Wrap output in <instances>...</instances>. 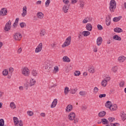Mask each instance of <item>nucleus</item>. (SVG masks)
Masks as SVG:
<instances>
[{
	"label": "nucleus",
	"mask_w": 126,
	"mask_h": 126,
	"mask_svg": "<svg viewBox=\"0 0 126 126\" xmlns=\"http://www.w3.org/2000/svg\"><path fill=\"white\" fill-rule=\"evenodd\" d=\"M50 3H51V0H47L45 2V6L48 7L49 5H50Z\"/></svg>",
	"instance_id": "nucleus-45"
},
{
	"label": "nucleus",
	"mask_w": 126,
	"mask_h": 126,
	"mask_svg": "<svg viewBox=\"0 0 126 126\" xmlns=\"http://www.w3.org/2000/svg\"><path fill=\"white\" fill-rule=\"evenodd\" d=\"M58 104V99L57 98L54 99V101L51 105V108H55L57 104Z\"/></svg>",
	"instance_id": "nucleus-16"
},
{
	"label": "nucleus",
	"mask_w": 126,
	"mask_h": 126,
	"mask_svg": "<svg viewBox=\"0 0 126 126\" xmlns=\"http://www.w3.org/2000/svg\"><path fill=\"white\" fill-rule=\"evenodd\" d=\"M37 47H38V48H40V49H42V48H43V43H40L39 44V45L37 46Z\"/></svg>",
	"instance_id": "nucleus-59"
},
{
	"label": "nucleus",
	"mask_w": 126,
	"mask_h": 126,
	"mask_svg": "<svg viewBox=\"0 0 126 126\" xmlns=\"http://www.w3.org/2000/svg\"><path fill=\"white\" fill-rule=\"evenodd\" d=\"M126 58L125 56H120L118 58V61L120 63H124L126 61Z\"/></svg>",
	"instance_id": "nucleus-19"
},
{
	"label": "nucleus",
	"mask_w": 126,
	"mask_h": 126,
	"mask_svg": "<svg viewBox=\"0 0 126 126\" xmlns=\"http://www.w3.org/2000/svg\"><path fill=\"white\" fill-rule=\"evenodd\" d=\"M78 0H71V3L72 4H73L74 3H76V2L78 1Z\"/></svg>",
	"instance_id": "nucleus-64"
},
{
	"label": "nucleus",
	"mask_w": 126,
	"mask_h": 126,
	"mask_svg": "<svg viewBox=\"0 0 126 126\" xmlns=\"http://www.w3.org/2000/svg\"><path fill=\"white\" fill-rule=\"evenodd\" d=\"M86 19L87 20L88 22H90L92 21V18L90 17H87L86 18Z\"/></svg>",
	"instance_id": "nucleus-51"
},
{
	"label": "nucleus",
	"mask_w": 126,
	"mask_h": 126,
	"mask_svg": "<svg viewBox=\"0 0 126 126\" xmlns=\"http://www.w3.org/2000/svg\"><path fill=\"white\" fill-rule=\"evenodd\" d=\"M117 7V3L115 0H111L110 2L109 9L111 12H114Z\"/></svg>",
	"instance_id": "nucleus-1"
},
{
	"label": "nucleus",
	"mask_w": 126,
	"mask_h": 126,
	"mask_svg": "<svg viewBox=\"0 0 126 126\" xmlns=\"http://www.w3.org/2000/svg\"><path fill=\"white\" fill-rule=\"evenodd\" d=\"M121 117L122 118V120L123 121H126V113L123 112V113L121 115Z\"/></svg>",
	"instance_id": "nucleus-33"
},
{
	"label": "nucleus",
	"mask_w": 126,
	"mask_h": 126,
	"mask_svg": "<svg viewBox=\"0 0 126 126\" xmlns=\"http://www.w3.org/2000/svg\"><path fill=\"white\" fill-rule=\"evenodd\" d=\"M57 43L56 42H54L51 44V46L52 48H56V46H57Z\"/></svg>",
	"instance_id": "nucleus-53"
},
{
	"label": "nucleus",
	"mask_w": 126,
	"mask_h": 126,
	"mask_svg": "<svg viewBox=\"0 0 126 126\" xmlns=\"http://www.w3.org/2000/svg\"><path fill=\"white\" fill-rule=\"evenodd\" d=\"M40 34L41 37L43 36H45V35L46 34V31H45V30H42L40 31Z\"/></svg>",
	"instance_id": "nucleus-35"
},
{
	"label": "nucleus",
	"mask_w": 126,
	"mask_h": 126,
	"mask_svg": "<svg viewBox=\"0 0 126 126\" xmlns=\"http://www.w3.org/2000/svg\"><path fill=\"white\" fill-rule=\"evenodd\" d=\"M101 123L103 125H108L109 121L106 119H101Z\"/></svg>",
	"instance_id": "nucleus-29"
},
{
	"label": "nucleus",
	"mask_w": 126,
	"mask_h": 126,
	"mask_svg": "<svg viewBox=\"0 0 126 126\" xmlns=\"http://www.w3.org/2000/svg\"><path fill=\"white\" fill-rule=\"evenodd\" d=\"M74 124H76V123H78V121H79V119L78 118H74Z\"/></svg>",
	"instance_id": "nucleus-57"
},
{
	"label": "nucleus",
	"mask_w": 126,
	"mask_h": 126,
	"mask_svg": "<svg viewBox=\"0 0 126 126\" xmlns=\"http://www.w3.org/2000/svg\"><path fill=\"white\" fill-rule=\"evenodd\" d=\"M87 22H88L87 21L86 18H85L84 19V20H83V23H84V24H86V23H87Z\"/></svg>",
	"instance_id": "nucleus-61"
},
{
	"label": "nucleus",
	"mask_w": 126,
	"mask_h": 126,
	"mask_svg": "<svg viewBox=\"0 0 126 126\" xmlns=\"http://www.w3.org/2000/svg\"><path fill=\"white\" fill-rule=\"evenodd\" d=\"M75 92H76V90L74 89V90H71L70 93H71V94H75Z\"/></svg>",
	"instance_id": "nucleus-60"
},
{
	"label": "nucleus",
	"mask_w": 126,
	"mask_h": 126,
	"mask_svg": "<svg viewBox=\"0 0 126 126\" xmlns=\"http://www.w3.org/2000/svg\"><path fill=\"white\" fill-rule=\"evenodd\" d=\"M70 6V5H68V4L64 5L63 6V11L64 13H67V10L69 9Z\"/></svg>",
	"instance_id": "nucleus-10"
},
{
	"label": "nucleus",
	"mask_w": 126,
	"mask_h": 126,
	"mask_svg": "<svg viewBox=\"0 0 126 126\" xmlns=\"http://www.w3.org/2000/svg\"><path fill=\"white\" fill-rule=\"evenodd\" d=\"M24 88H25V89H26V90H27V89H28V87H29V83H26L24 84Z\"/></svg>",
	"instance_id": "nucleus-49"
},
{
	"label": "nucleus",
	"mask_w": 126,
	"mask_h": 126,
	"mask_svg": "<svg viewBox=\"0 0 126 126\" xmlns=\"http://www.w3.org/2000/svg\"><path fill=\"white\" fill-rule=\"evenodd\" d=\"M97 29L98 30H103V27L101 25H97Z\"/></svg>",
	"instance_id": "nucleus-52"
},
{
	"label": "nucleus",
	"mask_w": 126,
	"mask_h": 126,
	"mask_svg": "<svg viewBox=\"0 0 126 126\" xmlns=\"http://www.w3.org/2000/svg\"><path fill=\"white\" fill-rule=\"evenodd\" d=\"M109 109H110V111H116V110L118 109V107L116 104H115L114 105H112Z\"/></svg>",
	"instance_id": "nucleus-22"
},
{
	"label": "nucleus",
	"mask_w": 126,
	"mask_h": 126,
	"mask_svg": "<svg viewBox=\"0 0 126 126\" xmlns=\"http://www.w3.org/2000/svg\"><path fill=\"white\" fill-rule=\"evenodd\" d=\"M0 126H4V120L3 119H0Z\"/></svg>",
	"instance_id": "nucleus-38"
},
{
	"label": "nucleus",
	"mask_w": 126,
	"mask_h": 126,
	"mask_svg": "<svg viewBox=\"0 0 126 126\" xmlns=\"http://www.w3.org/2000/svg\"><path fill=\"white\" fill-rule=\"evenodd\" d=\"M0 15H2V16H5V15H7V9L5 8H2L0 10Z\"/></svg>",
	"instance_id": "nucleus-7"
},
{
	"label": "nucleus",
	"mask_w": 126,
	"mask_h": 126,
	"mask_svg": "<svg viewBox=\"0 0 126 126\" xmlns=\"http://www.w3.org/2000/svg\"><path fill=\"white\" fill-rule=\"evenodd\" d=\"M108 80H103L101 82V85L103 87H106L107 86V84H108V82H107Z\"/></svg>",
	"instance_id": "nucleus-27"
},
{
	"label": "nucleus",
	"mask_w": 126,
	"mask_h": 126,
	"mask_svg": "<svg viewBox=\"0 0 126 126\" xmlns=\"http://www.w3.org/2000/svg\"><path fill=\"white\" fill-rule=\"evenodd\" d=\"M86 109H87V106H82L81 107V110L82 111H85V110H86Z\"/></svg>",
	"instance_id": "nucleus-56"
},
{
	"label": "nucleus",
	"mask_w": 126,
	"mask_h": 126,
	"mask_svg": "<svg viewBox=\"0 0 126 126\" xmlns=\"http://www.w3.org/2000/svg\"><path fill=\"white\" fill-rule=\"evenodd\" d=\"M19 21V18H17L15 21V23L18 24V22Z\"/></svg>",
	"instance_id": "nucleus-63"
},
{
	"label": "nucleus",
	"mask_w": 126,
	"mask_h": 126,
	"mask_svg": "<svg viewBox=\"0 0 126 126\" xmlns=\"http://www.w3.org/2000/svg\"><path fill=\"white\" fill-rule=\"evenodd\" d=\"M44 67L45 69H47L48 71H50V70H51V69H53V66L52 64H51V62L49 61H46L44 63Z\"/></svg>",
	"instance_id": "nucleus-3"
},
{
	"label": "nucleus",
	"mask_w": 126,
	"mask_h": 126,
	"mask_svg": "<svg viewBox=\"0 0 126 126\" xmlns=\"http://www.w3.org/2000/svg\"><path fill=\"white\" fill-rule=\"evenodd\" d=\"M85 3V2L83 1V0H81L80 3V7H84Z\"/></svg>",
	"instance_id": "nucleus-44"
},
{
	"label": "nucleus",
	"mask_w": 126,
	"mask_h": 126,
	"mask_svg": "<svg viewBox=\"0 0 126 126\" xmlns=\"http://www.w3.org/2000/svg\"><path fill=\"white\" fill-rule=\"evenodd\" d=\"M32 76H37L38 75V72L35 69H33L32 71Z\"/></svg>",
	"instance_id": "nucleus-30"
},
{
	"label": "nucleus",
	"mask_w": 126,
	"mask_h": 126,
	"mask_svg": "<svg viewBox=\"0 0 126 126\" xmlns=\"http://www.w3.org/2000/svg\"><path fill=\"white\" fill-rule=\"evenodd\" d=\"M10 107L11 109L14 110V109H16V105L13 102H11L10 104Z\"/></svg>",
	"instance_id": "nucleus-28"
},
{
	"label": "nucleus",
	"mask_w": 126,
	"mask_h": 126,
	"mask_svg": "<svg viewBox=\"0 0 126 126\" xmlns=\"http://www.w3.org/2000/svg\"><path fill=\"white\" fill-rule=\"evenodd\" d=\"M2 74H3V75H4V76H6V75L8 74V70H7V69L4 70L2 71Z\"/></svg>",
	"instance_id": "nucleus-36"
},
{
	"label": "nucleus",
	"mask_w": 126,
	"mask_h": 126,
	"mask_svg": "<svg viewBox=\"0 0 126 126\" xmlns=\"http://www.w3.org/2000/svg\"><path fill=\"white\" fill-rule=\"evenodd\" d=\"M63 2L65 4H67L68 2H69V1H68V0H63Z\"/></svg>",
	"instance_id": "nucleus-62"
},
{
	"label": "nucleus",
	"mask_w": 126,
	"mask_h": 126,
	"mask_svg": "<svg viewBox=\"0 0 126 126\" xmlns=\"http://www.w3.org/2000/svg\"><path fill=\"white\" fill-rule=\"evenodd\" d=\"M106 97V94H100L99 95V98H105Z\"/></svg>",
	"instance_id": "nucleus-50"
},
{
	"label": "nucleus",
	"mask_w": 126,
	"mask_h": 126,
	"mask_svg": "<svg viewBox=\"0 0 126 126\" xmlns=\"http://www.w3.org/2000/svg\"><path fill=\"white\" fill-rule=\"evenodd\" d=\"M119 85H120V87H124V86H125V82H124V81L121 82L119 84Z\"/></svg>",
	"instance_id": "nucleus-54"
},
{
	"label": "nucleus",
	"mask_w": 126,
	"mask_h": 126,
	"mask_svg": "<svg viewBox=\"0 0 126 126\" xmlns=\"http://www.w3.org/2000/svg\"><path fill=\"white\" fill-rule=\"evenodd\" d=\"M70 43H71V36H69L66 39L65 42L62 45V48H65V47H67L70 45Z\"/></svg>",
	"instance_id": "nucleus-2"
},
{
	"label": "nucleus",
	"mask_w": 126,
	"mask_h": 126,
	"mask_svg": "<svg viewBox=\"0 0 126 126\" xmlns=\"http://www.w3.org/2000/svg\"><path fill=\"white\" fill-rule=\"evenodd\" d=\"M27 15V7L24 6L23 8V13H22V16L23 17H25Z\"/></svg>",
	"instance_id": "nucleus-12"
},
{
	"label": "nucleus",
	"mask_w": 126,
	"mask_h": 126,
	"mask_svg": "<svg viewBox=\"0 0 126 126\" xmlns=\"http://www.w3.org/2000/svg\"><path fill=\"white\" fill-rule=\"evenodd\" d=\"M13 37L15 41H20L22 38V35L20 32H16L13 35Z\"/></svg>",
	"instance_id": "nucleus-4"
},
{
	"label": "nucleus",
	"mask_w": 126,
	"mask_h": 126,
	"mask_svg": "<svg viewBox=\"0 0 126 126\" xmlns=\"http://www.w3.org/2000/svg\"><path fill=\"white\" fill-rule=\"evenodd\" d=\"M14 71V69L13 67H10L9 68V72L10 73L11 75H12V72Z\"/></svg>",
	"instance_id": "nucleus-37"
},
{
	"label": "nucleus",
	"mask_w": 126,
	"mask_h": 126,
	"mask_svg": "<svg viewBox=\"0 0 126 126\" xmlns=\"http://www.w3.org/2000/svg\"><path fill=\"white\" fill-rule=\"evenodd\" d=\"M123 18V17L122 16H119L118 17H115L113 18V21L114 22H119L121 19Z\"/></svg>",
	"instance_id": "nucleus-17"
},
{
	"label": "nucleus",
	"mask_w": 126,
	"mask_h": 126,
	"mask_svg": "<svg viewBox=\"0 0 126 126\" xmlns=\"http://www.w3.org/2000/svg\"><path fill=\"white\" fill-rule=\"evenodd\" d=\"M54 70V71L55 70L56 72H58V71H59V67L57 66H55Z\"/></svg>",
	"instance_id": "nucleus-55"
},
{
	"label": "nucleus",
	"mask_w": 126,
	"mask_h": 126,
	"mask_svg": "<svg viewBox=\"0 0 126 126\" xmlns=\"http://www.w3.org/2000/svg\"><path fill=\"white\" fill-rule=\"evenodd\" d=\"M69 92V88L67 87H65L64 88V94L65 95H67Z\"/></svg>",
	"instance_id": "nucleus-32"
},
{
	"label": "nucleus",
	"mask_w": 126,
	"mask_h": 126,
	"mask_svg": "<svg viewBox=\"0 0 126 126\" xmlns=\"http://www.w3.org/2000/svg\"><path fill=\"white\" fill-rule=\"evenodd\" d=\"M18 25V24H16V23H14V24L13 25V28L15 29V28H16V27H17Z\"/></svg>",
	"instance_id": "nucleus-58"
},
{
	"label": "nucleus",
	"mask_w": 126,
	"mask_h": 126,
	"mask_svg": "<svg viewBox=\"0 0 126 126\" xmlns=\"http://www.w3.org/2000/svg\"><path fill=\"white\" fill-rule=\"evenodd\" d=\"M63 61L65 63L70 62V59H69V58H68L67 56H64L63 58Z\"/></svg>",
	"instance_id": "nucleus-21"
},
{
	"label": "nucleus",
	"mask_w": 126,
	"mask_h": 126,
	"mask_svg": "<svg viewBox=\"0 0 126 126\" xmlns=\"http://www.w3.org/2000/svg\"><path fill=\"white\" fill-rule=\"evenodd\" d=\"M114 31L115 33H122L123 32V29L121 28H115L114 29Z\"/></svg>",
	"instance_id": "nucleus-15"
},
{
	"label": "nucleus",
	"mask_w": 126,
	"mask_h": 126,
	"mask_svg": "<svg viewBox=\"0 0 126 126\" xmlns=\"http://www.w3.org/2000/svg\"><path fill=\"white\" fill-rule=\"evenodd\" d=\"M27 114L28 116H30V117H32L34 115V113L31 111H29L27 112Z\"/></svg>",
	"instance_id": "nucleus-43"
},
{
	"label": "nucleus",
	"mask_w": 126,
	"mask_h": 126,
	"mask_svg": "<svg viewBox=\"0 0 126 126\" xmlns=\"http://www.w3.org/2000/svg\"><path fill=\"white\" fill-rule=\"evenodd\" d=\"M88 71L89 72H90L91 73H94V72L95 71V69H94V68H90L88 69Z\"/></svg>",
	"instance_id": "nucleus-42"
},
{
	"label": "nucleus",
	"mask_w": 126,
	"mask_h": 126,
	"mask_svg": "<svg viewBox=\"0 0 126 126\" xmlns=\"http://www.w3.org/2000/svg\"><path fill=\"white\" fill-rule=\"evenodd\" d=\"M113 40H116V41H121L122 38L118 35H115L113 37Z\"/></svg>",
	"instance_id": "nucleus-25"
},
{
	"label": "nucleus",
	"mask_w": 126,
	"mask_h": 126,
	"mask_svg": "<svg viewBox=\"0 0 126 126\" xmlns=\"http://www.w3.org/2000/svg\"><path fill=\"white\" fill-rule=\"evenodd\" d=\"M10 29H11V22H10V20H9L8 22H7L5 25L4 30L6 32H7V31H9Z\"/></svg>",
	"instance_id": "nucleus-5"
},
{
	"label": "nucleus",
	"mask_w": 126,
	"mask_h": 126,
	"mask_svg": "<svg viewBox=\"0 0 126 126\" xmlns=\"http://www.w3.org/2000/svg\"><path fill=\"white\" fill-rule=\"evenodd\" d=\"M72 109H73V106L71 104H69L65 108V112L66 113H69V112L72 111Z\"/></svg>",
	"instance_id": "nucleus-11"
},
{
	"label": "nucleus",
	"mask_w": 126,
	"mask_h": 126,
	"mask_svg": "<svg viewBox=\"0 0 126 126\" xmlns=\"http://www.w3.org/2000/svg\"><path fill=\"white\" fill-rule=\"evenodd\" d=\"M79 94L81 96H82V97H85L87 93H86V92L81 91L79 92Z\"/></svg>",
	"instance_id": "nucleus-31"
},
{
	"label": "nucleus",
	"mask_w": 126,
	"mask_h": 126,
	"mask_svg": "<svg viewBox=\"0 0 126 126\" xmlns=\"http://www.w3.org/2000/svg\"><path fill=\"white\" fill-rule=\"evenodd\" d=\"M13 122L15 126H18V124H19V120L17 117H13Z\"/></svg>",
	"instance_id": "nucleus-14"
},
{
	"label": "nucleus",
	"mask_w": 126,
	"mask_h": 126,
	"mask_svg": "<svg viewBox=\"0 0 126 126\" xmlns=\"http://www.w3.org/2000/svg\"><path fill=\"white\" fill-rule=\"evenodd\" d=\"M106 115V111H101L98 113V116L100 117V118H102L103 117H104V116Z\"/></svg>",
	"instance_id": "nucleus-26"
},
{
	"label": "nucleus",
	"mask_w": 126,
	"mask_h": 126,
	"mask_svg": "<svg viewBox=\"0 0 126 126\" xmlns=\"http://www.w3.org/2000/svg\"><path fill=\"white\" fill-rule=\"evenodd\" d=\"M105 20H106V22L109 21L108 23H106L107 25H111V21L112 20V15L111 14H108L107 17H106Z\"/></svg>",
	"instance_id": "nucleus-9"
},
{
	"label": "nucleus",
	"mask_w": 126,
	"mask_h": 126,
	"mask_svg": "<svg viewBox=\"0 0 126 126\" xmlns=\"http://www.w3.org/2000/svg\"><path fill=\"white\" fill-rule=\"evenodd\" d=\"M74 75H75V76H79V75H80V71H75V72L74 73Z\"/></svg>",
	"instance_id": "nucleus-41"
},
{
	"label": "nucleus",
	"mask_w": 126,
	"mask_h": 126,
	"mask_svg": "<svg viewBox=\"0 0 126 126\" xmlns=\"http://www.w3.org/2000/svg\"><path fill=\"white\" fill-rule=\"evenodd\" d=\"M112 102L110 101H107L105 103V107L109 109L110 107H112Z\"/></svg>",
	"instance_id": "nucleus-24"
},
{
	"label": "nucleus",
	"mask_w": 126,
	"mask_h": 126,
	"mask_svg": "<svg viewBox=\"0 0 126 126\" xmlns=\"http://www.w3.org/2000/svg\"><path fill=\"white\" fill-rule=\"evenodd\" d=\"M20 26L21 28H24V27H26V23L22 22L20 24Z\"/></svg>",
	"instance_id": "nucleus-40"
},
{
	"label": "nucleus",
	"mask_w": 126,
	"mask_h": 126,
	"mask_svg": "<svg viewBox=\"0 0 126 126\" xmlns=\"http://www.w3.org/2000/svg\"><path fill=\"white\" fill-rule=\"evenodd\" d=\"M35 83H36V81H35V80L32 79L30 81V86H33V85H35Z\"/></svg>",
	"instance_id": "nucleus-34"
},
{
	"label": "nucleus",
	"mask_w": 126,
	"mask_h": 126,
	"mask_svg": "<svg viewBox=\"0 0 126 126\" xmlns=\"http://www.w3.org/2000/svg\"><path fill=\"white\" fill-rule=\"evenodd\" d=\"M102 42H103L102 37L100 36L98 37L96 40V44L97 46H100L102 44Z\"/></svg>",
	"instance_id": "nucleus-13"
},
{
	"label": "nucleus",
	"mask_w": 126,
	"mask_h": 126,
	"mask_svg": "<svg viewBox=\"0 0 126 126\" xmlns=\"http://www.w3.org/2000/svg\"><path fill=\"white\" fill-rule=\"evenodd\" d=\"M22 73L23 75H25V76H29V73H30V72H29V69L26 67H24L22 69Z\"/></svg>",
	"instance_id": "nucleus-6"
},
{
	"label": "nucleus",
	"mask_w": 126,
	"mask_h": 126,
	"mask_svg": "<svg viewBox=\"0 0 126 126\" xmlns=\"http://www.w3.org/2000/svg\"><path fill=\"white\" fill-rule=\"evenodd\" d=\"M36 15L39 19H43L44 18V14L41 12H37Z\"/></svg>",
	"instance_id": "nucleus-18"
},
{
	"label": "nucleus",
	"mask_w": 126,
	"mask_h": 126,
	"mask_svg": "<svg viewBox=\"0 0 126 126\" xmlns=\"http://www.w3.org/2000/svg\"><path fill=\"white\" fill-rule=\"evenodd\" d=\"M68 119L69 121H73L75 119V113L71 112L68 115Z\"/></svg>",
	"instance_id": "nucleus-8"
},
{
	"label": "nucleus",
	"mask_w": 126,
	"mask_h": 126,
	"mask_svg": "<svg viewBox=\"0 0 126 126\" xmlns=\"http://www.w3.org/2000/svg\"><path fill=\"white\" fill-rule=\"evenodd\" d=\"M115 118H113V117H109L108 118V120L110 122V123H113V122L115 121Z\"/></svg>",
	"instance_id": "nucleus-48"
},
{
	"label": "nucleus",
	"mask_w": 126,
	"mask_h": 126,
	"mask_svg": "<svg viewBox=\"0 0 126 126\" xmlns=\"http://www.w3.org/2000/svg\"><path fill=\"white\" fill-rule=\"evenodd\" d=\"M98 91H99V89L97 87H94V93H98Z\"/></svg>",
	"instance_id": "nucleus-47"
},
{
	"label": "nucleus",
	"mask_w": 126,
	"mask_h": 126,
	"mask_svg": "<svg viewBox=\"0 0 126 126\" xmlns=\"http://www.w3.org/2000/svg\"><path fill=\"white\" fill-rule=\"evenodd\" d=\"M118 67L117 66H115L112 67V71H113V72L116 73V71H118Z\"/></svg>",
	"instance_id": "nucleus-39"
},
{
	"label": "nucleus",
	"mask_w": 126,
	"mask_h": 126,
	"mask_svg": "<svg viewBox=\"0 0 126 126\" xmlns=\"http://www.w3.org/2000/svg\"><path fill=\"white\" fill-rule=\"evenodd\" d=\"M41 51H42V49L37 46L35 49V53H39V52H41Z\"/></svg>",
	"instance_id": "nucleus-46"
},
{
	"label": "nucleus",
	"mask_w": 126,
	"mask_h": 126,
	"mask_svg": "<svg viewBox=\"0 0 126 126\" xmlns=\"http://www.w3.org/2000/svg\"><path fill=\"white\" fill-rule=\"evenodd\" d=\"M82 35H83L84 37H87L90 35V32L89 31H84L82 32Z\"/></svg>",
	"instance_id": "nucleus-23"
},
{
	"label": "nucleus",
	"mask_w": 126,
	"mask_h": 126,
	"mask_svg": "<svg viewBox=\"0 0 126 126\" xmlns=\"http://www.w3.org/2000/svg\"><path fill=\"white\" fill-rule=\"evenodd\" d=\"M86 29L88 31H92V25H91V24L88 23L86 25Z\"/></svg>",
	"instance_id": "nucleus-20"
}]
</instances>
